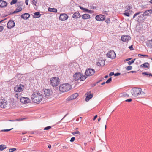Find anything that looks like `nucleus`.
I'll use <instances>...</instances> for the list:
<instances>
[{"label": "nucleus", "mask_w": 152, "mask_h": 152, "mask_svg": "<svg viewBox=\"0 0 152 152\" xmlns=\"http://www.w3.org/2000/svg\"><path fill=\"white\" fill-rule=\"evenodd\" d=\"M31 98L34 103L39 104L43 100V102H45L46 98L43 97L42 94L39 92H35L31 96Z\"/></svg>", "instance_id": "obj_1"}, {"label": "nucleus", "mask_w": 152, "mask_h": 152, "mask_svg": "<svg viewBox=\"0 0 152 152\" xmlns=\"http://www.w3.org/2000/svg\"><path fill=\"white\" fill-rule=\"evenodd\" d=\"M131 93L133 96L134 97H136L140 95L144 96L145 94V93L142 91L141 88H140L135 87L133 88L131 90Z\"/></svg>", "instance_id": "obj_2"}, {"label": "nucleus", "mask_w": 152, "mask_h": 152, "mask_svg": "<svg viewBox=\"0 0 152 152\" xmlns=\"http://www.w3.org/2000/svg\"><path fill=\"white\" fill-rule=\"evenodd\" d=\"M71 88L70 85L68 83H65L62 84L60 86L59 90L61 92H64L69 91Z\"/></svg>", "instance_id": "obj_3"}, {"label": "nucleus", "mask_w": 152, "mask_h": 152, "mask_svg": "<svg viewBox=\"0 0 152 152\" xmlns=\"http://www.w3.org/2000/svg\"><path fill=\"white\" fill-rule=\"evenodd\" d=\"M50 84L53 87H56L59 84V79L58 77L52 78L50 80Z\"/></svg>", "instance_id": "obj_4"}, {"label": "nucleus", "mask_w": 152, "mask_h": 152, "mask_svg": "<svg viewBox=\"0 0 152 152\" xmlns=\"http://www.w3.org/2000/svg\"><path fill=\"white\" fill-rule=\"evenodd\" d=\"M52 94V92L50 89H45L44 91V94H42L43 97L46 98L45 101L47 98H49V96Z\"/></svg>", "instance_id": "obj_5"}, {"label": "nucleus", "mask_w": 152, "mask_h": 152, "mask_svg": "<svg viewBox=\"0 0 152 152\" xmlns=\"http://www.w3.org/2000/svg\"><path fill=\"white\" fill-rule=\"evenodd\" d=\"M24 86L22 84L16 86L14 88L15 91L16 92H20L22 91L24 89Z\"/></svg>", "instance_id": "obj_6"}, {"label": "nucleus", "mask_w": 152, "mask_h": 152, "mask_svg": "<svg viewBox=\"0 0 152 152\" xmlns=\"http://www.w3.org/2000/svg\"><path fill=\"white\" fill-rule=\"evenodd\" d=\"M107 57L113 59L116 57V54L113 50H110L106 54Z\"/></svg>", "instance_id": "obj_7"}, {"label": "nucleus", "mask_w": 152, "mask_h": 152, "mask_svg": "<svg viewBox=\"0 0 152 152\" xmlns=\"http://www.w3.org/2000/svg\"><path fill=\"white\" fill-rule=\"evenodd\" d=\"M95 72L94 70L92 69H88L85 72V74L86 76H91Z\"/></svg>", "instance_id": "obj_8"}, {"label": "nucleus", "mask_w": 152, "mask_h": 152, "mask_svg": "<svg viewBox=\"0 0 152 152\" xmlns=\"http://www.w3.org/2000/svg\"><path fill=\"white\" fill-rule=\"evenodd\" d=\"M68 18V15L65 13L60 14L59 18L60 20L64 21L66 20Z\"/></svg>", "instance_id": "obj_9"}, {"label": "nucleus", "mask_w": 152, "mask_h": 152, "mask_svg": "<svg viewBox=\"0 0 152 152\" xmlns=\"http://www.w3.org/2000/svg\"><path fill=\"white\" fill-rule=\"evenodd\" d=\"M145 19V18L144 17L143 14H141L140 15H138V19L136 18L135 20L138 22H140L143 21Z\"/></svg>", "instance_id": "obj_10"}, {"label": "nucleus", "mask_w": 152, "mask_h": 152, "mask_svg": "<svg viewBox=\"0 0 152 152\" xmlns=\"http://www.w3.org/2000/svg\"><path fill=\"white\" fill-rule=\"evenodd\" d=\"M15 26V23L13 20H10L7 23V27L8 28L11 29L14 27Z\"/></svg>", "instance_id": "obj_11"}, {"label": "nucleus", "mask_w": 152, "mask_h": 152, "mask_svg": "<svg viewBox=\"0 0 152 152\" xmlns=\"http://www.w3.org/2000/svg\"><path fill=\"white\" fill-rule=\"evenodd\" d=\"M22 4L23 3L22 2H18L17 3V6L18 7L13 12V13L15 14L21 11L22 10V8L21 7H19V6L21 5H22Z\"/></svg>", "instance_id": "obj_12"}, {"label": "nucleus", "mask_w": 152, "mask_h": 152, "mask_svg": "<svg viewBox=\"0 0 152 152\" xmlns=\"http://www.w3.org/2000/svg\"><path fill=\"white\" fill-rule=\"evenodd\" d=\"M7 101L3 99H0V107L1 108H4L7 106Z\"/></svg>", "instance_id": "obj_13"}, {"label": "nucleus", "mask_w": 152, "mask_h": 152, "mask_svg": "<svg viewBox=\"0 0 152 152\" xmlns=\"http://www.w3.org/2000/svg\"><path fill=\"white\" fill-rule=\"evenodd\" d=\"M131 39V37L129 35H122L121 38V40L124 42L128 41Z\"/></svg>", "instance_id": "obj_14"}, {"label": "nucleus", "mask_w": 152, "mask_h": 152, "mask_svg": "<svg viewBox=\"0 0 152 152\" xmlns=\"http://www.w3.org/2000/svg\"><path fill=\"white\" fill-rule=\"evenodd\" d=\"M81 73L78 72L75 73L73 75V77L75 80L77 81L80 80L81 77Z\"/></svg>", "instance_id": "obj_15"}, {"label": "nucleus", "mask_w": 152, "mask_h": 152, "mask_svg": "<svg viewBox=\"0 0 152 152\" xmlns=\"http://www.w3.org/2000/svg\"><path fill=\"white\" fill-rule=\"evenodd\" d=\"M105 16L102 15H96L95 18L96 20L98 21H102L104 20Z\"/></svg>", "instance_id": "obj_16"}, {"label": "nucleus", "mask_w": 152, "mask_h": 152, "mask_svg": "<svg viewBox=\"0 0 152 152\" xmlns=\"http://www.w3.org/2000/svg\"><path fill=\"white\" fill-rule=\"evenodd\" d=\"M85 96H86V102H88L92 98L93 96V94L92 93H87L85 94Z\"/></svg>", "instance_id": "obj_17"}, {"label": "nucleus", "mask_w": 152, "mask_h": 152, "mask_svg": "<svg viewBox=\"0 0 152 152\" xmlns=\"http://www.w3.org/2000/svg\"><path fill=\"white\" fill-rule=\"evenodd\" d=\"M20 101L22 103L26 104L29 102V99L28 98L23 97L20 99Z\"/></svg>", "instance_id": "obj_18"}, {"label": "nucleus", "mask_w": 152, "mask_h": 152, "mask_svg": "<svg viewBox=\"0 0 152 152\" xmlns=\"http://www.w3.org/2000/svg\"><path fill=\"white\" fill-rule=\"evenodd\" d=\"M152 14V10H147L145 11L143 13V15L145 16H148L150 14Z\"/></svg>", "instance_id": "obj_19"}, {"label": "nucleus", "mask_w": 152, "mask_h": 152, "mask_svg": "<svg viewBox=\"0 0 152 152\" xmlns=\"http://www.w3.org/2000/svg\"><path fill=\"white\" fill-rule=\"evenodd\" d=\"M78 96V94L77 93H75L71 96L68 98V100H72L76 99Z\"/></svg>", "instance_id": "obj_20"}, {"label": "nucleus", "mask_w": 152, "mask_h": 152, "mask_svg": "<svg viewBox=\"0 0 152 152\" xmlns=\"http://www.w3.org/2000/svg\"><path fill=\"white\" fill-rule=\"evenodd\" d=\"M80 9L81 10H83V12H86L89 13H92L94 12V11L91 10H88L83 8V7H81V6H80Z\"/></svg>", "instance_id": "obj_21"}, {"label": "nucleus", "mask_w": 152, "mask_h": 152, "mask_svg": "<svg viewBox=\"0 0 152 152\" xmlns=\"http://www.w3.org/2000/svg\"><path fill=\"white\" fill-rule=\"evenodd\" d=\"M30 16V15L28 13H25L22 14L21 16L22 18L24 19L27 20L28 18Z\"/></svg>", "instance_id": "obj_22"}, {"label": "nucleus", "mask_w": 152, "mask_h": 152, "mask_svg": "<svg viewBox=\"0 0 152 152\" xmlns=\"http://www.w3.org/2000/svg\"><path fill=\"white\" fill-rule=\"evenodd\" d=\"M81 17V15L78 12H75L72 16V18H80Z\"/></svg>", "instance_id": "obj_23"}, {"label": "nucleus", "mask_w": 152, "mask_h": 152, "mask_svg": "<svg viewBox=\"0 0 152 152\" xmlns=\"http://www.w3.org/2000/svg\"><path fill=\"white\" fill-rule=\"evenodd\" d=\"M7 5V3L3 0H0V7L2 8L6 7Z\"/></svg>", "instance_id": "obj_24"}, {"label": "nucleus", "mask_w": 152, "mask_h": 152, "mask_svg": "<svg viewBox=\"0 0 152 152\" xmlns=\"http://www.w3.org/2000/svg\"><path fill=\"white\" fill-rule=\"evenodd\" d=\"M82 18L84 20L88 19L90 18V16L89 14H85L82 15Z\"/></svg>", "instance_id": "obj_25"}, {"label": "nucleus", "mask_w": 152, "mask_h": 152, "mask_svg": "<svg viewBox=\"0 0 152 152\" xmlns=\"http://www.w3.org/2000/svg\"><path fill=\"white\" fill-rule=\"evenodd\" d=\"M105 64V62L104 60H99L98 62L97 63V65L98 66H104Z\"/></svg>", "instance_id": "obj_26"}, {"label": "nucleus", "mask_w": 152, "mask_h": 152, "mask_svg": "<svg viewBox=\"0 0 152 152\" xmlns=\"http://www.w3.org/2000/svg\"><path fill=\"white\" fill-rule=\"evenodd\" d=\"M149 66V64L147 62H145L143 64L141 65L140 66V68H148Z\"/></svg>", "instance_id": "obj_27"}, {"label": "nucleus", "mask_w": 152, "mask_h": 152, "mask_svg": "<svg viewBox=\"0 0 152 152\" xmlns=\"http://www.w3.org/2000/svg\"><path fill=\"white\" fill-rule=\"evenodd\" d=\"M48 11L53 12L56 13L57 12V9L54 8L49 7L48 8Z\"/></svg>", "instance_id": "obj_28"}, {"label": "nucleus", "mask_w": 152, "mask_h": 152, "mask_svg": "<svg viewBox=\"0 0 152 152\" xmlns=\"http://www.w3.org/2000/svg\"><path fill=\"white\" fill-rule=\"evenodd\" d=\"M34 15L33 16L34 18H39L40 17L41 15L39 12H37L34 13Z\"/></svg>", "instance_id": "obj_29"}, {"label": "nucleus", "mask_w": 152, "mask_h": 152, "mask_svg": "<svg viewBox=\"0 0 152 152\" xmlns=\"http://www.w3.org/2000/svg\"><path fill=\"white\" fill-rule=\"evenodd\" d=\"M142 12H139L137 13H135L133 15V19L135 18H137L138 19V15H139L141 13H142Z\"/></svg>", "instance_id": "obj_30"}, {"label": "nucleus", "mask_w": 152, "mask_h": 152, "mask_svg": "<svg viewBox=\"0 0 152 152\" xmlns=\"http://www.w3.org/2000/svg\"><path fill=\"white\" fill-rule=\"evenodd\" d=\"M6 148V146L5 145H0V150L1 151L3 150Z\"/></svg>", "instance_id": "obj_31"}, {"label": "nucleus", "mask_w": 152, "mask_h": 152, "mask_svg": "<svg viewBox=\"0 0 152 152\" xmlns=\"http://www.w3.org/2000/svg\"><path fill=\"white\" fill-rule=\"evenodd\" d=\"M86 76H85L84 75H83L81 73V77H80V81H84L86 79Z\"/></svg>", "instance_id": "obj_32"}, {"label": "nucleus", "mask_w": 152, "mask_h": 152, "mask_svg": "<svg viewBox=\"0 0 152 152\" xmlns=\"http://www.w3.org/2000/svg\"><path fill=\"white\" fill-rule=\"evenodd\" d=\"M147 44L148 46L152 48V40L148 41Z\"/></svg>", "instance_id": "obj_33"}, {"label": "nucleus", "mask_w": 152, "mask_h": 152, "mask_svg": "<svg viewBox=\"0 0 152 152\" xmlns=\"http://www.w3.org/2000/svg\"><path fill=\"white\" fill-rule=\"evenodd\" d=\"M121 96L122 97H128L129 96V95L126 93L123 94L121 95Z\"/></svg>", "instance_id": "obj_34"}, {"label": "nucleus", "mask_w": 152, "mask_h": 152, "mask_svg": "<svg viewBox=\"0 0 152 152\" xmlns=\"http://www.w3.org/2000/svg\"><path fill=\"white\" fill-rule=\"evenodd\" d=\"M80 132L78 131H76L75 132H72V134L74 135H75V134H78L80 135Z\"/></svg>", "instance_id": "obj_35"}, {"label": "nucleus", "mask_w": 152, "mask_h": 152, "mask_svg": "<svg viewBox=\"0 0 152 152\" xmlns=\"http://www.w3.org/2000/svg\"><path fill=\"white\" fill-rule=\"evenodd\" d=\"M135 60H136V59H134L131 60V61H129V62H127L128 64L129 65H130L132 64V63H134V62Z\"/></svg>", "instance_id": "obj_36"}, {"label": "nucleus", "mask_w": 152, "mask_h": 152, "mask_svg": "<svg viewBox=\"0 0 152 152\" xmlns=\"http://www.w3.org/2000/svg\"><path fill=\"white\" fill-rule=\"evenodd\" d=\"M17 1V0H12L10 2V4L11 5H13L15 4Z\"/></svg>", "instance_id": "obj_37"}, {"label": "nucleus", "mask_w": 152, "mask_h": 152, "mask_svg": "<svg viewBox=\"0 0 152 152\" xmlns=\"http://www.w3.org/2000/svg\"><path fill=\"white\" fill-rule=\"evenodd\" d=\"M16 149L15 148H13L10 149L9 151V152H13L14 151H16Z\"/></svg>", "instance_id": "obj_38"}, {"label": "nucleus", "mask_w": 152, "mask_h": 152, "mask_svg": "<svg viewBox=\"0 0 152 152\" xmlns=\"http://www.w3.org/2000/svg\"><path fill=\"white\" fill-rule=\"evenodd\" d=\"M112 81V78L110 77L109 78L106 82V83H108Z\"/></svg>", "instance_id": "obj_39"}, {"label": "nucleus", "mask_w": 152, "mask_h": 152, "mask_svg": "<svg viewBox=\"0 0 152 152\" xmlns=\"http://www.w3.org/2000/svg\"><path fill=\"white\" fill-rule=\"evenodd\" d=\"M51 127L50 126H48L46 127H45L44 128V130H48L51 128Z\"/></svg>", "instance_id": "obj_40"}, {"label": "nucleus", "mask_w": 152, "mask_h": 152, "mask_svg": "<svg viewBox=\"0 0 152 152\" xmlns=\"http://www.w3.org/2000/svg\"><path fill=\"white\" fill-rule=\"evenodd\" d=\"M132 69V66H129L127 67L126 69L128 70H131Z\"/></svg>", "instance_id": "obj_41"}, {"label": "nucleus", "mask_w": 152, "mask_h": 152, "mask_svg": "<svg viewBox=\"0 0 152 152\" xmlns=\"http://www.w3.org/2000/svg\"><path fill=\"white\" fill-rule=\"evenodd\" d=\"M13 128H12L10 129H4L1 130V131L2 132H8L10 131Z\"/></svg>", "instance_id": "obj_42"}, {"label": "nucleus", "mask_w": 152, "mask_h": 152, "mask_svg": "<svg viewBox=\"0 0 152 152\" xmlns=\"http://www.w3.org/2000/svg\"><path fill=\"white\" fill-rule=\"evenodd\" d=\"M123 14L126 16H129V14L128 12H125L123 13Z\"/></svg>", "instance_id": "obj_43"}, {"label": "nucleus", "mask_w": 152, "mask_h": 152, "mask_svg": "<svg viewBox=\"0 0 152 152\" xmlns=\"http://www.w3.org/2000/svg\"><path fill=\"white\" fill-rule=\"evenodd\" d=\"M80 119L79 118H77L76 119V120L77 121H79V123L81 121V118L82 117H80Z\"/></svg>", "instance_id": "obj_44"}, {"label": "nucleus", "mask_w": 152, "mask_h": 152, "mask_svg": "<svg viewBox=\"0 0 152 152\" xmlns=\"http://www.w3.org/2000/svg\"><path fill=\"white\" fill-rule=\"evenodd\" d=\"M149 73H147V72H143L142 73V74L143 75H149V76H150V75H149Z\"/></svg>", "instance_id": "obj_45"}, {"label": "nucleus", "mask_w": 152, "mask_h": 152, "mask_svg": "<svg viewBox=\"0 0 152 152\" xmlns=\"http://www.w3.org/2000/svg\"><path fill=\"white\" fill-rule=\"evenodd\" d=\"M114 75V72H111L110 73V74H109V76L110 77V76H113V75Z\"/></svg>", "instance_id": "obj_46"}, {"label": "nucleus", "mask_w": 152, "mask_h": 152, "mask_svg": "<svg viewBox=\"0 0 152 152\" xmlns=\"http://www.w3.org/2000/svg\"><path fill=\"white\" fill-rule=\"evenodd\" d=\"M75 137H72L70 141L71 142H73L75 140Z\"/></svg>", "instance_id": "obj_47"}, {"label": "nucleus", "mask_w": 152, "mask_h": 152, "mask_svg": "<svg viewBox=\"0 0 152 152\" xmlns=\"http://www.w3.org/2000/svg\"><path fill=\"white\" fill-rule=\"evenodd\" d=\"M121 74V73H120L117 72L115 74H114V75L115 76H119Z\"/></svg>", "instance_id": "obj_48"}, {"label": "nucleus", "mask_w": 152, "mask_h": 152, "mask_svg": "<svg viewBox=\"0 0 152 152\" xmlns=\"http://www.w3.org/2000/svg\"><path fill=\"white\" fill-rule=\"evenodd\" d=\"M96 6H91V9H93V10H95L96 9Z\"/></svg>", "instance_id": "obj_49"}, {"label": "nucleus", "mask_w": 152, "mask_h": 152, "mask_svg": "<svg viewBox=\"0 0 152 152\" xmlns=\"http://www.w3.org/2000/svg\"><path fill=\"white\" fill-rule=\"evenodd\" d=\"M129 48L130 50H134L132 45L129 46Z\"/></svg>", "instance_id": "obj_50"}, {"label": "nucleus", "mask_w": 152, "mask_h": 152, "mask_svg": "<svg viewBox=\"0 0 152 152\" xmlns=\"http://www.w3.org/2000/svg\"><path fill=\"white\" fill-rule=\"evenodd\" d=\"M4 29V27L3 26H0V32H2Z\"/></svg>", "instance_id": "obj_51"}, {"label": "nucleus", "mask_w": 152, "mask_h": 152, "mask_svg": "<svg viewBox=\"0 0 152 152\" xmlns=\"http://www.w3.org/2000/svg\"><path fill=\"white\" fill-rule=\"evenodd\" d=\"M37 3V0L36 1H32V4L34 5H35V6L36 5V4Z\"/></svg>", "instance_id": "obj_52"}, {"label": "nucleus", "mask_w": 152, "mask_h": 152, "mask_svg": "<svg viewBox=\"0 0 152 152\" xmlns=\"http://www.w3.org/2000/svg\"><path fill=\"white\" fill-rule=\"evenodd\" d=\"M132 99H128L126 100L125 101L127 102H131L132 101Z\"/></svg>", "instance_id": "obj_53"}, {"label": "nucleus", "mask_w": 152, "mask_h": 152, "mask_svg": "<svg viewBox=\"0 0 152 152\" xmlns=\"http://www.w3.org/2000/svg\"><path fill=\"white\" fill-rule=\"evenodd\" d=\"M138 57H140L141 56L145 57V55H143V54H138Z\"/></svg>", "instance_id": "obj_54"}, {"label": "nucleus", "mask_w": 152, "mask_h": 152, "mask_svg": "<svg viewBox=\"0 0 152 152\" xmlns=\"http://www.w3.org/2000/svg\"><path fill=\"white\" fill-rule=\"evenodd\" d=\"M28 0H25V3L26 5H28Z\"/></svg>", "instance_id": "obj_55"}, {"label": "nucleus", "mask_w": 152, "mask_h": 152, "mask_svg": "<svg viewBox=\"0 0 152 152\" xmlns=\"http://www.w3.org/2000/svg\"><path fill=\"white\" fill-rule=\"evenodd\" d=\"M97 117V115H96L95 116H94V118H93V120L94 121Z\"/></svg>", "instance_id": "obj_56"}, {"label": "nucleus", "mask_w": 152, "mask_h": 152, "mask_svg": "<svg viewBox=\"0 0 152 152\" xmlns=\"http://www.w3.org/2000/svg\"><path fill=\"white\" fill-rule=\"evenodd\" d=\"M132 58H127V59H125V60H124V61H129V60H131L132 59Z\"/></svg>", "instance_id": "obj_57"}, {"label": "nucleus", "mask_w": 152, "mask_h": 152, "mask_svg": "<svg viewBox=\"0 0 152 152\" xmlns=\"http://www.w3.org/2000/svg\"><path fill=\"white\" fill-rule=\"evenodd\" d=\"M146 7L145 5H144L142 6L141 8L142 9H143L145 7Z\"/></svg>", "instance_id": "obj_58"}, {"label": "nucleus", "mask_w": 152, "mask_h": 152, "mask_svg": "<svg viewBox=\"0 0 152 152\" xmlns=\"http://www.w3.org/2000/svg\"><path fill=\"white\" fill-rule=\"evenodd\" d=\"M131 72L133 73H136V71H130V72H129V73H131Z\"/></svg>", "instance_id": "obj_59"}, {"label": "nucleus", "mask_w": 152, "mask_h": 152, "mask_svg": "<svg viewBox=\"0 0 152 152\" xmlns=\"http://www.w3.org/2000/svg\"><path fill=\"white\" fill-rule=\"evenodd\" d=\"M68 113H67V114H66L65 115V116L62 119H64L66 116L68 115Z\"/></svg>", "instance_id": "obj_60"}, {"label": "nucleus", "mask_w": 152, "mask_h": 152, "mask_svg": "<svg viewBox=\"0 0 152 152\" xmlns=\"http://www.w3.org/2000/svg\"><path fill=\"white\" fill-rule=\"evenodd\" d=\"M41 132L40 131H38L37 132V134H41Z\"/></svg>", "instance_id": "obj_61"}, {"label": "nucleus", "mask_w": 152, "mask_h": 152, "mask_svg": "<svg viewBox=\"0 0 152 152\" xmlns=\"http://www.w3.org/2000/svg\"><path fill=\"white\" fill-rule=\"evenodd\" d=\"M63 148H64V149H65V148H67V147H66V146H63Z\"/></svg>", "instance_id": "obj_62"}, {"label": "nucleus", "mask_w": 152, "mask_h": 152, "mask_svg": "<svg viewBox=\"0 0 152 152\" xmlns=\"http://www.w3.org/2000/svg\"><path fill=\"white\" fill-rule=\"evenodd\" d=\"M48 148H49L50 149V148H51V145H49L48 146Z\"/></svg>", "instance_id": "obj_63"}, {"label": "nucleus", "mask_w": 152, "mask_h": 152, "mask_svg": "<svg viewBox=\"0 0 152 152\" xmlns=\"http://www.w3.org/2000/svg\"><path fill=\"white\" fill-rule=\"evenodd\" d=\"M108 75H106L105 76H104V78H108Z\"/></svg>", "instance_id": "obj_64"}]
</instances>
